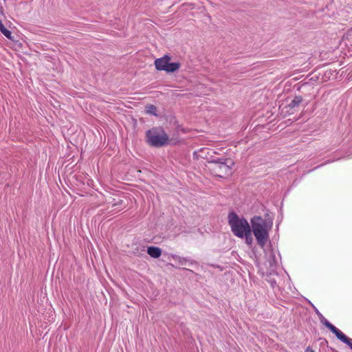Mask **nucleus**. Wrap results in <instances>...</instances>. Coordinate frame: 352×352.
Returning <instances> with one entry per match:
<instances>
[{
  "instance_id": "obj_1",
  "label": "nucleus",
  "mask_w": 352,
  "mask_h": 352,
  "mask_svg": "<svg viewBox=\"0 0 352 352\" xmlns=\"http://www.w3.org/2000/svg\"><path fill=\"white\" fill-rule=\"evenodd\" d=\"M252 232L257 241L258 244L264 248L269 241V230L272 226V221L263 219L260 216H254L251 219Z\"/></svg>"
},
{
  "instance_id": "obj_2",
  "label": "nucleus",
  "mask_w": 352,
  "mask_h": 352,
  "mask_svg": "<svg viewBox=\"0 0 352 352\" xmlns=\"http://www.w3.org/2000/svg\"><path fill=\"white\" fill-rule=\"evenodd\" d=\"M228 219L231 230L235 236L239 238L245 236L247 239L250 238L251 228L245 218H239L236 212H230L228 214Z\"/></svg>"
},
{
  "instance_id": "obj_3",
  "label": "nucleus",
  "mask_w": 352,
  "mask_h": 352,
  "mask_svg": "<svg viewBox=\"0 0 352 352\" xmlns=\"http://www.w3.org/2000/svg\"><path fill=\"white\" fill-rule=\"evenodd\" d=\"M147 144L155 148H161L168 144L169 137L162 127H153L146 131Z\"/></svg>"
},
{
  "instance_id": "obj_4",
  "label": "nucleus",
  "mask_w": 352,
  "mask_h": 352,
  "mask_svg": "<svg viewBox=\"0 0 352 352\" xmlns=\"http://www.w3.org/2000/svg\"><path fill=\"white\" fill-rule=\"evenodd\" d=\"M228 159L226 157H217L211 160L209 163L212 164V169L215 173L216 175L220 177H223V174L227 175L231 170V165L228 164Z\"/></svg>"
},
{
  "instance_id": "obj_5",
  "label": "nucleus",
  "mask_w": 352,
  "mask_h": 352,
  "mask_svg": "<svg viewBox=\"0 0 352 352\" xmlns=\"http://www.w3.org/2000/svg\"><path fill=\"white\" fill-rule=\"evenodd\" d=\"M267 262L269 264L271 272H274L278 265V259L276 256V253L272 249L265 250Z\"/></svg>"
},
{
  "instance_id": "obj_6",
  "label": "nucleus",
  "mask_w": 352,
  "mask_h": 352,
  "mask_svg": "<svg viewBox=\"0 0 352 352\" xmlns=\"http://www.w3.org/2000/svg\"><path fill=\"white\" fill-rule=\"evenodd\" d=\"M170 57L165 54L164 56L157 58L155 60V69L158 71H165L168 62L170 61Z\"/></svg>"
},
{
  "instance_id": "obj_7",
  "label": "nucleus",
  "mask_w": 352,
  "mask_h": 352,
  "mask_svg": "<svg viewBox=\"0 0 352 352\" xmlns=\"http://www.w3.org/2000/svg\"><path fill=\"white\" fill-rule=\"evenodd\" d=\"M147 253L154 258H159L162 254V250L155 246H150L147 248Z\"/></svg>"
},
{
  "instance_id": "obj_8",
  "label": "nucleus",
  "mask_w": 352,
  "mask_h": 352,
  "mask_svg": "<svg viewBox=\"0 0 352 352\" xmlns=\"http://www.w3.org/2000/svg\"><path fill=\"white\" fill-rule=\"evenodd\" d=\"M181 64L178 62L170 63V61H168V64L166 65L165 72L167 73H173L178 70Z\"/></svg>"
},
{
  "instance_id": "obj_9",
  "label": "nucleus",
  "mask_w": 352,
  "mask_h": 352,
  "mask_svg": "<svg viewBox=\"0 0 352 352\" xmlns=\"http://www.w3.org/2000/svg\"><path fill=\"white\" fill-rule=\"evenodd\" d=\"M302 100L303 99L301 96H296L288 104V107L289 109H295L301 104Z\"/></svg>"
},
{
  "instance_id": "obj_10",
  "label": "nucleus",
  "mask_w": 352,
  "mask_h": 352,
  "mask_svg": "<svg viewBox=\"0 0 352 352\" xmlns=\"http://www.w3.org/2000/svg\"><path fill=\"white\" fill-rule=\"evenodd\" d=\"M320 322L325 326L329 330H340L334 325H333L331 322H329L323 316H321Z\"/></svg>"
},
{
  "instance_id": "obj_11",
  "label": "nucleus",
  "mask_w": 352,
  "mask_h": 352,
  "mask_svg": "<svg viewBox=\"0 0 352 352\" xmlns=\"http://www.w3.org/2000/svg\"><path fill=\"white\" fill-rule=\"evenodd\" d=\"M0 32H1L8 38H11L12 37V32L5 28L1 20H0Z\"/></svg>"
},
{
  "instance_id": "obj_12",
  "label": "nucleus",
  "mask_w": 352,
  "mask_h": 352,
  "mask_svg": "<svg viewBox=\"0 0 352 352\" xmlns=\"http://www.w3.org/2000/svg\"><path fill=\"white\" fill-rule=\"evenodd\" d=\"M336 333L337 338L344 343L349 342V338H348L342 331H333Z\"/></svg>"
},
{
  "instance_id": "obj_13",
  "label": "nucleus",
  "mask_w": 352,
  "mask_h": 352,
  "mask_svg": "<svg viewBox=\"0 0 352 352\" xmlns=\"http://www.w3.org/2000/svg\"><path fill=\"white\" fill-rule=\"evenodd\" d=\"M173 258H177V261H179V263L181 265H186L187 262H190L191 264L192 263V261L186 258H182L180 256H173Z\"/></svg>"
},
{
  "instance_id": "obj_14",
  "label": "nucleus",
  "mask_w": 352,
  "mask_h": 352,
  "mask_svg": "<svg viewBox=\"0 0 352 352\" xmlns=\"http://www.w3.org/2000/svg\"><path fill=\"white\" fill-rule=\"evenodd\" d=\"M147 112L152 115L156 116V107L153 104H150L147 107Z\"/></svg>"
},
{
  "instance_id": "obj_15",
  "label": "nucleus",
  "mask_w": 352,
  "mask_h": 352,
  "mask_svg": "<svg viewBox=\"0 0 352 352\" xmlns=\"http://www.w3.org/2000/svg\"><path fill=\"white\" fill-rule=\"evenodd\" d=\"M311 305L314 309L315 313L318 315L319 319H320L321 316L323 315L318 311V309L313 304Z\"/></svg>"
},
{
  "instance_id": "obj_16",
  "label": "nucleus",
  "mask_w": 352,
  "mask_h": 352,
  "mask_svg": "<svg viewBox=\"0 0 352 352\" xmlns=\"http://www.w3.org/2000/svg\"><path fill=\"white\" fill-rule=\"evenodd\" d=\"M329 162H330V161H327L325 163L322 164H320V165H319V166H316V167L314 168V170H315V169H316V168H319V167H320V166H323L324 164H327V163H329ZM312 170H313V169H312ZM311 170H309V171H308V173H309V172H311Z\"/></svg>"
},
{
  "instance_id": "obj_17",
  "label": "nucleus",
  "mask_w": 352,
  "mask_h": 352,
  "mask_svg": "<svg viewBox=\"0 0 352 352\" xmlns=\"http://www.w3.org/2000/svg\"><path fill=\"white\" fill-rule=\"evenodd\" d=\"M352 349V340L350 338L349 342L346 343Z\"/></svg>"
},
{
  "instance_id": "obj_18",
  "label": "nucleus",
  "mask_w": 352,
  "mask_h": 352,
  "mask_svg": "<svg viewBox=\"0 0 352 352\" xmlns=\"http://www.w3.org/2000/svg\"><path fill=\"white\" fill-rule=\"evenodd\" d=\"M305 352H314V351L311 348H310V347H307V348L305 349Z\"/></svg>"
},
{
  "instance_id": "obj_19",
  "label": "nucleus",
  "mask_w": 352,
  "mask_h": 352,
  "mask_svg": "<svg viewBox=\"0 0 352 352\" xmlns=\"http://www.w3.org/2000/svg\"><path fill=\"white\" fill-rule=\"evenodd\" d=\"M245 239H246V242L248 243H250L252 242V238L251 236H250V238H248V239H247L246 238H245Z\"/></svg>"
},
{
  "instance_id": "obj_20",
  "label": "nucleus",
  "mask_w": 352,
  "mask_h": 352,
  "mask_svg": "<svg viewBox=\"0 0 352 352\" xmlns=\"http://www.w3.org/2000/svg\"><path fill=\"white\" fill-rule=\"evenodd\" d=\"M351 30H352V28L351 29Z\"/></svg>"
}]
</instances>
